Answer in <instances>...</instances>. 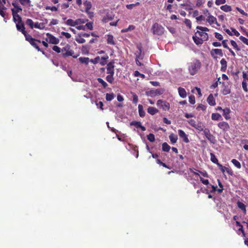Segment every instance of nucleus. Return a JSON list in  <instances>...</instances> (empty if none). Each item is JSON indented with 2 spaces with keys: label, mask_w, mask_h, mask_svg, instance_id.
<instances>
[{
  "label": "nucleus",
  "mask_w": 248,
  "mask_h": 248,
  "mask_svg": "<svg viewBox=\"0 0 248 248\" xmlns=\"http://www.w3.org/2000/svg\"><path fill=\"white\" fill-rule=\"evenodd\" d=\"M201 67V62L197 59H194L188 64V69L191 75H195Z\"/></svg>",
  "instance_id": "1"
},
{
  "label": "nucleus",
  "mask_w": 248,
  "mask_h": 248,
  "mask_svg": "<svg viewBox=\"0 0 248 248\" xmlns=\"http://www.w3.org/2000/svg\"><path fill=\"white\" fill-rule=\"evenodd\" d=\"M62 51L63 52L62 56L64 58H66L69 56H72L74 58H77L78 56V55H74V51L71 49V46L69 45H66L62 49Z\"/></svg>",
  "instance_id": "2"
},
{
  "label": "nucleus",
  "mask_w": 248,
  "mask_h": 248,
  "mask_svg": "<svg viewBox=\"0 0 248 248\" xmlns=\"http://www.w3.org/2000/svg\"><path fill=\"white\" fill-rule=\"evenodd\" d=\"M25 37L26 40L29 42L33 47L35 48L38 51H41V49L40 48L38 44H37V43H41L40 40L32 38V36L29 34L26 35Z\"/></svg>",
  "instance_id": "3"
},
{
  "label": "nucleus",
  "mask_w": 248,
  "mask_h": 248,
  "mask_svg": "<svg viewBox=\"0 0 248 248\" xmlns=\"http://www.w3.org/2000/svg\"><path fill=\"white\" fill-rule=\"evenodd\" d=\"M12 5L14 7V8L11 9V11L12 12L13 17L15 19V17H19L20 16L18 13L19 12H22V9L17 3L16 1H14L12 3Z\"/></svg>",
  "instance_id": "4"
},
{
  "label": "nucleus",
  "mask_w": 248,
  "mask_h": 248,
  "mask_svg": "<svg viewBox=\"0 0 248 248\" xmlns=\"http://www.w3.org/2000/svg\"><path fill=\"white\" fill-rule=\"evenodd\" d=\"M16 28L18 31L21 32L22 33L24 34L25 37L26 35L28 34V33L25 31V26L22 21V18L20 16H19V17H18V22H16Z\"/></svg>",
  "instance_id": "5"
},
{
  "label": "nucleus",
  "mask_w": 248,
  "mask_h": 248,
  "mask_svg": "<svg viewBox=\"0 0 248 248\" xmlns=\"http://www.w3.org/2000/svg\"><path fill=\"white\" fill-rule=\"evenodd\" d=\"M156 105L159 108L164 111L168 110L170 108V104L165 101L158 100Z\"/></svg>",
  "instance_id": "6"
},
{
  "label": "nucleus",
  "mask_w": 248,
  "mask_h": 248,
  "mask_svg": "<svg viewBox=\"0 0 248 248\" xmlns=\"http://www.w3.org/2000/svg\"><path fill=\"white\" fill-rule=\"evenodd\" d=\"M203 134L206 139L212 143H215L216 140L215 137L212 135L208 128H205L203 130Z\"/></svg>",
  "instance_id": "7"
},
{
  "label": "nucleus",
  "mask_w": 248,
  "mask_h": 248,
  "mask_svg": "<svg viewBox=\"0 0 248 248\" xmlns=\"http://www.w3.org/2000/svg\"><path fill=\"white\" fill-rule=\"evenodd\" d=\"M46 36H47V38L46 39V42H48L50 44L57 45L59 43V39L54 36L52 35L50 33H46Z\"/></svg>",
  "instance_id": "8"
},
{
  "label": "nucleus",
  "mask_w": 248,
  "mask_h": 248,
  "mask_svg": "<svg viewBox=\"0 0 248 248\" xmlns=\"http://www.w3.org/2000/svg\"><path fill=\"white\" fill-rule=\"evenodd\" d=\"M83 5L84 6L83 10H81L82 12H85L88 14H90V10L92 8V4L91 2L88 0H85L83 2Z\"/></svg>",
  "instance_id": "9"
},
{
  "label": "nucleus",
  "mask_w": 248,
  "mask_h": 248,
  "mask_svg": "<svg viewBox=\"0 0 248 248\" xmlns=\"http://www.w3.org/2000/svg\"><path fill=\"white\" fill-rule=\"evenodd\" d=\"M211 56L214 59H216L217 57L216 55H219L221 57L223 56V53L222 50L221 49L214 48L212 49L210 52Z\"/></svg>",
  "instance_id": "10"
},
{
  "label": "nucleus",
  "mask_w": 248,
  "mask_h": 248,
  "mask_svg": "<svg viewBox=\"0 0 248 248\" xmlns=\"http://www.w3.org/2000/svg\"><path fill=\"white\" fill-rule=\"evenodd\" d=\"M138 50L135 53L136 58L140 60H142L144 57V53L142 52V46L141 45H138L137 46Z\"/></svg>",
  "instance_id": "11"
},
{
  "label": "nucleus",
  "mask_w": 248,
  "mask_h": 248,
  "mask_svg": "<svg viewBox=\"0 0 248 248\" xmlns=\"http://www.w3.org/2000/svg\"><path fill=\"white\" fill-rule=\"evenodd\" d=\"M107 73L108 74H114V62H110L107 64Z\"/></svg>",
  "instance_id": "12"
},
{
  "label": "nucleus",
  "mask_w": 248,
  "mask_h": 248,
  "mask_svg": "<svg viewBox=\"0 0 248 248\" xmlns=\"http://www.w3.org/2000/svg\"><path fill=\"white\" fill-rule=\"evenodd\" d=\"M217 166L219 167V169L221 170V171L224 173L225 171H226L228 174H229L230 175H233V171L231 169L226 167L224 166H223L220 163H217Z\"/></svg>",
  "instance_id": "13"
},
{
  "label": "nucleus",
  "mask_w": 248,
  "mask_h": 248,
  "mask_svg": "<svg viewBox=\"0 0 248 248\" xmlns=\"http://www.w3.org/2000/svg\"><path fill=\"white\" fill-rule=\"evenodd\" d=\"M206 21L211 25L213 24H215L217 26H220V24L217 23V18L211 15L208 16L207 18H206Z\"/></svg>",
  "instance_id": "14"
},
{
  "label": "nucleus",
  "mask_w": 248,
  "mask_h": 248,
  "mask_svg": "<svg viewBox=\"0 0 248 248\" xmlns=\"http://www.w3.org/2000/svg\"><path fill=\"white\" fill-rule=\"evenodd\" d=\"M218 126L223 131H227L230 129V126L228 123L226 122H221L218 124Z\"/></svg>",
  "instance_id": "15"
},
{
  "label": "nucleus",
  "mask_w": 248,
  "mask_h": 248,
  "mask_svg": "<svg viewBox=\"0 0 248 248\" xmlns=\"http://www.w3.org/2000/svg\"><path fill=\"white\" fill-rule=\"evenodd\" d=\"M178 133L180 137L183 139V141L185 142H189V140H188L187 136L183 130L181 129H179L178 130Z\"/></svg>",
  "instance_id": "16"
},
{
  "label": "nucleus",
  "mask_w": 248,
  "mask_h": 248,
  "mask_svg": "<svg viewBox=\"0 0 248 248\" xmlns=\"http://www.w3.org/2000/svg\"><path fill=\"white\" fill-rule=\"evenodd\" d=\"M223 89L222 90V93L224 95H227L231 93V89L229 86L228 83H226L225 82H223Z\"/></svg>",
  "instance_id": "17"
},
{
  "label": "nucleus",
  "mask_w": 248,
  "mask_h": 248,
  "mask_svg": "<svg viewBox=\"0 0 248 248\" xmlns=\"http://www.w3.org/2000/svg\"><path fill=\"white\" fill-rule=\"evenodd\" d=\"M195 34H198V35L201 37V39L203 41H207L208 39V34L206 32L197 31L196 32Z\"/></svg>",
  "instance_id": "18"
},
{
  "label": "nucleus",
  "mask_w": 248,
  "mask_h": 248,
  "mask_svg": "<svg viewBox=\"0 0 248 248\" xmlns=\"http://www.w3.org/2000/svg\"><path fill=\"white\" fill-rule=\"evenodd\" d=\"M130 125H134L136 128H140L143 131H144L146 130L145 127L141 125V123L140 122L132 121L130 123Z\"/></svg>",
  "instance_id": "19"
},
{
  "label": "nucleus",
  "mask_w": 248,
  "mask_h": 248,
  "mask_svg": "<svg viewBox=\"0 0 248 248\" xmlns=\"http://www.w3.org/2000/svg\"><path fill=\"white\" fill-rule=\"evenodd\" d=\"M223 115L225 117L226 120H229L231 118L230 116V113L231 112V110L229 108H226L222 109Z\"/></svg>",
  "instance_id": "20"
},
{
  "label": "nucleus",
  "mask_w": 248,
  "mask_h": 248,
  "mask_svg": "<svg viewBox=\"0 0 248 248\" xmlns=\"http://www.w3.org/2000/svg\"><path fill=\"white\" fill-rule=\"evenodd\" d=\"M156 76H157L159 78H166L168 76V73L166 71H158L157 73H156Z\"/></svg>",
  "instance_id": "21"
},
{
  "label": "nucleus",
  "mask_w": 248,
  "mask_h": 248,
  "mask_svg": "<svg viewBox=\"0 0 248 248\" xmlns=\"http://www.w3.org/2000/svg\"><path fill=\"white\" fill-rule=\"evenodd\" d=\"M237 206L238 208H239L240 209H241L242 212L244 213V214H246L247 213V210H246V206L245 204H244L243 202H241L240 201H238L237 202Z\"/></svg>",
  "instance_id": "22"
},
{
  "label": "nucleus",
  "mask_w": 248,
  "mask_h": 248,
  "mask_svg": "<svg viewBox=\"0 0 248 248\" xmlns=\"http://www.w3.org/2000/svg\"><path fill=\"white\" fill-rule=\"evenodd\" d=\"M79 21H80V20H76L74 21L72 19H68L66 21V24L69 26L75 27L76 25L79 24Z\"/></svg>",
  "instance_id": "23"
},
{
  "label": "nucleus",
  "mask_w": 248,
  "mask_h": 248,
  "mask_svg": "<svg viewBox=\"0 0 248 248\" xmlns=\"http://www.w3.org/2000/svg\"><path fill=\"white\" fill-rule=\"evenodd\" d=\"M207 101L210 106H213L216 105L215 100L212 94H209L207 97Z\"/></svg>",
  "instance_id": "24"
},
{
  "label": "nucleus",
  "mask_w": 248,
  "mask_h": 248,
  "mask_svg": "<svg viewBox=\"0 0 248 248\" xmlns=\"http://www.w3.org/2000/svg\"><path fill=\"white\" fill-rule=\"evenodd\" d=\"M178 93L180 96L183 98L186 97V92L185 89L182 87H179L178 88Z\"/></svg>",
  "instance_id": "25"
},
{
  "label": "nucleus",
  "mask_w": 248,
  "mask_h": 248,
  "mask_svg": "<svg viewBox=\"0 0 248 248\" xmlns=\"http://www.w3.org/2000/svg\"><path fill=\"white\" fill-rule=\"evenodd\" d=\"M107 43L111 45H115V42L113 39V36L112 35L108 34L107 35Z\"/></svg>",
  "instance_id": "26"
},
{
  "label": "nucleus",
  "mask_w": 248,
  "mask_h": 248,
  "mask_svg": "<svg viewBox=\"0 0 248 248\" xmlns=\"http://www.w3.org/2000/svg\"><path fill=\"white\" fill-rule=\"evenodd\" d=\"M113 19V17L110 14H107L102 19V21L104 23H107L108 21L112 20Z\"/></svg>",
  "instance_id": "27"
},
{
  "label": "nucleus",
  "mask_w": 248,
  "mask_h": 248,
  "mask_svg": "<svg viewBox=\"0 0 248 248\" xmlns=\"http://www.w3.org/2000/svg\"><path fill=\"white\" fill-rule=\"evenodd\" d=\"M139 113V115L141 117H143L145 115V112L143 110V106L141 104H139L138 106Z\"/></svg>",
  "instance_id": "28"
},
{
  "label": "nucleus",
  "mask_w": 248,
  "mask_h": 248,
  "mask_svg": "<svg viewBox=\"0 0 248 248\" xmlns=\"http://www.w3.org/2000/svg\"><path fill=\"white\" fill-rule=\"evenodd\" d=\"M220 64L221 65V70L222 71H225L227 68V62L224 59L221 60Z\"/></svg>",
  "instance_id": "29"
},
{
  "label": "nucleus",
  "mask_w": 248,
  "mask_h": 248,
  "mask_svg": "<svg viewBox=\"0 0 248 248\" xmlns=\"http://www.w3.org/2000/svg\"><path fill=\"white\" fill-rule=\"evenodd\" d=\"M34 28L40 30H43L45 28V25L44 23H39L38 22L34 23Z\"/></svg>",
  "instance_id": "30"
},
{
  "label": "nucleus",
  "mask_w": 248,
  "mask_h": 248,
  "mask_svg": "<svg viewBox=\"0 0 248 248\" xmlns=\"http://www.w3.org/2000/svg\"><path fill=\"white\" fill-rule=\"evenodd\" d=\"M169 139L171 142L174 144L176 142L178 139V137L177 135L174 134H171L169 136Z\"/></svg>",
  "instance_id": "31"
},
{
  "label": "nucleus",
  "mask_w": 248,
  "mask_h": 248,
  "mask_svg": "<svg viewBox=\"0 0 248 248\" xmlns=\"http://www.w3.org/2000/svg\"><path fill=\"white\" fill-rule=\"evenodd\" d=\"M78 60L80 62L85 63L86 65H88L90 62L89 58L88 57H80L78 58Z\"/></svg>",
  "instance_id": "32"
},
{
  "label": "nucleus",
  "mask_w": 248,
  "mask_h": 248,
  "mask_svg": "<svg viewBox=\"0 0 248 248\" xmlns=\"http://www.w3.org/2000/svg\"><path fill=\"white\" fill-rule=\"evenodd\" d=\"M193 40L196 45H201L203 43L202 40L199 37L193 36Z\"/></svg>",
  "instance_id": "33"
},
{
  "label": "nucleus",
  "mask_w": 248,
  "mask_h": 248,
  "mask_svg": "<svg viewBox=\"0 0 248 248\" xmlns=\"http://www.w3.org/2000/svg\"><path fill=\"white\" fill-rule=\"evenodd\" d=\"M221 10L222 11L225 12H228L232 11V8L230 6H229L228 5H222L220 7Z\"/></svg>",
  "instance_id": "34"
},
{
  "label": "nucleus",
  "mask_w": 248,
  "mask_h": 248,
  "mask_svg": "<svg viewBox=\"0 0 248 248\" xmlns=\"http://www.w3.org/2000/svg\"><path fill=\"white\" fill-rule=\"evenodd\" d=\"M26 24L29 26L31 29H33L34 27V24L32 19L28 18L26 21Z\"/></svg>",
  "instance_id": "35"
},
{
  "label": "nucleus",
  "mask_w": 248,
  "mask_h": 248,
  "mask_svg": "<svg viewBox=\"0 0 248 248\" xmlns=\"http://www.w3.org/2000/svg\"><path fill=\"white\" fill-rule=\"evenodd\" d=\"M231 162L237 169H240L241 165L240 163L235 159H232Z\"/></svg>",
  "instance_id": "36"
},
{
  "label": "nucleus",
  "mask_w": 248,
  "mask_h": 248,
  "mask_svg": "<svg viewBox=\"0 0 248 248\" xmlns=\"http://www.w3.org/2000/svg\"><path fill=\"white\" fill-rule=\"evenodd\" d=\"M114 95L113 93H106V99L107 101H110L112 100H113L114 99Z\"/></svg>",
  "instance_id": "37"
},
{
  "label": "nucleus",
  "mask_w": 248,
  "mask_h": 248,
  "mask_svg": "<svg viewBox=\"0 0 248 248\" xmlns=\"http://www.w3.org/2000/svg\"><path fill=\"white\" fill-rule=\"evenodd\" d=\"M170 149V147L167 143L164 142L162 144V150L164 152H169Z\"/></svg>",
  "instance_id": "38"
},
{
  "label": "nucleus",
  "mask_w": 248,
  "mask_h": 248,
  "mask_svg": "<svg viewBox=\"0 0 248 248\" xmlns=\"http://www.w3.org/2000/svg\"><path fill=\"white\" fill-rule=\"evenodd\" d=\"M108 59V55H106L101 58L100 63L101 65H105L106 64V61Z\"/></svg>",
  "instance_id": "39"
},
{
  "label": "nucleus",
  "mask_w": 248,
  "mask_h": 248,
  "mask_svg": "<svg viewBox=\"0 0 248 248\" xmlns=\"http://www.w3.org/2000/svg\"><path fill=\"white\" fill-rule=\"evenodd\" d=\"M113 75L114 74H108L106 77V80L108 82L110 83H112L113 82L114 79L113 78Z\"/></svg>",
  "instance_id": "40"
},
{
  "label": "nucleus",
  "mask_w": 248,
  "mask_h": 248,
  "mask_svg": "<svg viewBox=\"0 0 248 248\" xmlns=\"http://www.w3.org/2000/svg\"><path fill=\"white\" fill-rule=\"evenodd\" d=\"M221 117V115L219 113H212L211 118L213 120H218Z\"/></svg>",
  "instance_id": "41"
},
{
  "label": "nucleus",
  "mask_w": 248,
  "mask_h": 248,
  "mask_svg": "<svg viewBox=\"0 0 248 248\" xmlns=\"http://www.w3.org/2000/svg\"><path fill=\"white\" fill-rule=\"evenodd\" d=\"M164 32V28L161 26L156 25V33L161 34Z\"/></svg>",
  "instance_id": "42"
},
{
  "label": "nucleus",
  "mask_w": 248,
  "mask_h": 248,
  "mask_svg": "<svg viewBox=\"0 0 248 248\" xmlns=\"http://www.w3.org/2000/svg\"><path fill=\"white\" fill-rule=\"evenodd\" d=\"M210 156H211V161L212 162H213L214 163L216 164L217 165V163H219L218 162V160L217 158V157H216V156L213 153H211Z\"/></svg>",
  "instance_id": "43"
},
{
  "label": "nucleus",
  "mask_w": 248,
  "mask_h": 248,
  "mask_svg": "<svg viewBox=\"0 0 248 248\" xmlns=\"http://www.w3.org/2000/svg\"><path fill=\"white\" fill-rule=\"evenodd\" d=\"M97 81L99 83L101 84L104 88H106L107 87L108 85V84L103 79L98 78Z\"/></svg>",
  "instance_id": "44"
},
{
  "label": "nucleus",
  "mask_w": 248,
  "mask_h": 248,
  "mask_svg": "<svg viewBox=\"0 0 248 248\" xmlns=\"http://www.w3.org/2000/svg\"><path fill=\"white\" fill-rule=\"evenodd\" d=\"M18 1L23 6L30 5L31 3L30 0H19Z\"/></svg>",
  "instance_id": "45"
},
{
  "label": "nucleus",
  "mask_w": 248,
  "mask_h": 248,
  "mask_svg": "<svg viewBox=\"0 0 248 248\" xmlns=\"http://www.w3.org/2000/svg\"><path fill=\"white\" fill-rule=\"evenodd\" d=\"M231 45H232V46L235 48L236 49L237 51H239L240 50L241 48L240 47H239L238 45H237L236 43L233 41V40H231Z\"/></svg>",
  "instance_id": "46"
},
{
  "label": "nucleus",
  "mask_w": 248,
  "mask_h": 248,
  "mask_svg": "<svg viewBox=\"0 0 248 248\" xmlns=\"http://www.w3.org/2000/svg\"><path fill=\"white\" fill-rule=\"evenodd\" d=\"M147 112L151 115L155 114V108L152 107H150L147 109Z\"/></svg>",
  "instance_id": "47"
},
{
  "label": "nucleus",
  "mask_w": 248,
  "mask_h": 248,
  "mask_svg": "<svg viewBox=\"0 0 248 248\" xmlns=\"http://www.w3.org/2000/svg\"><path fill=\"white\" fill-rule=\"evenodd\" d=\"M197 130H198L199 131H203L204 129H203V127L201 125V124H196L195 125V126L194 127Z\"/></svg>",
  "instance_id": "48"
},
{
  "label": "nucleus",
  "mask_w": 248,
  "mask_h": 248,
  "mask_svg": "<svg viewBox=\"0 0 248 248\" xmlns=\"http://www.w3.org/2000/svg\"><path fill=\"white\" fill-rule=\"evenodd\" d=\"M146 147H147V150H148L149 153L152 155V157L153 158H155V153H154V151L153 150V148L152 147L151 149H150L149 148V146L148 144L146 145Z\"/></svg>",
  "instance_id": "49"
},
{
  "label": "nucleus",
  "mask_w": 248,
  "mask_h": 248,
  "mask_svg": "<svg viewBox=\"0 0 248 248\" xmlns=\"http://www.w3.org/2000/svg\"><path fill=\"white\" fill-rule=\"evenodd\" d=\"M76 40L77 42L80 44H82L85 42V40L81 37V36L80 35V36L76 39Z\"/></svg>",
  "instance_id": "50"
},
{
  "label": "nucleus",
  "mask_w": 248,
  "mask_h": 248,
  "mask_svg": "<svg viewBox=\"0 0 248 248\" xmlns=\"http://www.w3.org/2000/svg\"><path fill=\"white\" fill-rule=\"evenodd\" d=\"M197 29L200 30L202 32L208 31H209V29L207 27H202V26H197Z\"/></svg>",
  "instance_id": "51"
},
{
  "label": "nucleus",
  "mask_w": 248,
  "mask_h": 248,
  "mask_svg": "<svg viewBox=\"0 0 248 248\" xmlns=\"http://www.w3.org/2000/svg\"><path fill=\"white\" fill-rule=\"evenodd\" d=\"M133 103L135 105H137L138 102V97L135 93H133Z\"/></svg>",
  "instance_id": "52"
},
{
  "label": "nucleus",
  "mask_w": 248,
  "mask_h": 248,
  "mask_svg": "<svg viewBox=\"0 0 248 248\" xmlns=\"http://www.w3.org/2000/svg\"><path fill=\"white\" fill-rule=\"evenodd\" d=\"M157 163L158 164H159L160 165H161V166H163L164 167H165V168H168L169 169H171L170 167L167 165L165 163H163L159 159H157Z\"/></svg>",
  "instance_id": "53"
},
{
  "label": "nucleus",
  "mask_w": 248,
  "mask_h": 248,
  "mask_svg": "<svg viewBox=\"0 0 248 248\" xmlns=\"http://www.w3.org/2000/svg\"><path fill=\"white\" fill-rule=\"evenodd\" d=\"M100 57L99 56L96 57L94 59H91L90 62L93 64H96L99 62Z\"/></svg>",
  "instance_id": "54"
},
{
  "label": "nucleus",
  "mask_w": 248,
  "mask_h": 248,
  "mask_svg": "<svg viewBox=\"0 0 248 248\" xmlns=\"http://www.w3.org/2000/svg\"><path fill=\"white\" fill-rule=\"evenodd\" d=\"M135 77H140L142 78H145V75L144 74L140 73L138 71H135L134 72Z\"/></svg>",
  "instance_id": "55"
},
{
  "label": "nucleus",
  "mask_w": 248,
  "mask_h": 248,
  "mask_svg": "<svg viewBox=\"0 0 248 248\" xmlns=\"http://www.w3.org/2000/svg\"><path fill=\"white\" fill-rule=\"evenodd\" d=\"M58 7H56V6H46V10H51V11H57L58 10Z\"/></svg>",
  "instance_id": "56"
},
{
  "label": "nucleus",
  "mask_w": 248,
  "mask_h": 248,
  "mask_svg": "<svg viewBox=\"0 0 248 248\" xmlns=\"http://www.w3.org/2000/svg\"><path fill=\"white\" fill-rule=\"evenodd\" d=\"M147 139L150 141H154L155 140V135L153 134H150L149 135H147Z\"/></svg>",
  "instance_id": "57"
},
{
  "label": "nucleus",
  "mask_w": 248,
  "mask_h": 248,
  "mask_svg": "<svg viewBox=\"0 0 248 248\" xmlns=\"http://www.w3.org/2000/svg\"><path fill=\"white\" fill-rule=\"evenodd\" d=\"M184 23L188 27L189 29L191 28V22L189 19H185L184 21Z\"/></svg>",
  "instance_id": "58"
},
{
  "label": "nucleus",
  "mask_w": 248,
  "mask_h": 248,
  "mask_svg": "<svg viewBox=\"0 0 248 248\" xmlns=\"http://www.w3.org/2000/svg\"><path fill=\"white\" fill-rule=\"evenodd\" d=\"M189 102L191 104H194L195 103V98L194 95H190L188 97Z\"/></svg>",
  "instance_id": "59"
},
{
  "label": "nucleus",
  "mask_w": 248,
  "mask_h": 248,
  "mask_svg": "<svg viewBox=\"0 0 248 248\" xmlns=\"http://www.w3.org/2000/svg\"><path fill=\"white\" fill-rule=\"evenodd\" d=\"M242 88L244 91L246 92H248V88H247V83L246 82V81L243 80L242 83Z\"/></svg>",
  "instance_id": "60"
},
{
  "label": "nucleus",
  "mask_w": 248,
  "mask_h": 248,
  "mask_svg": "<svg viewBox=\"0 0 248 248\" xmlns=\"http://www.w3.org/2000/svg\"><path fill=\"white\" fill-rule=\"evenodd\" d=\"M96 105L98 108H99L101 110H103V103L101 101H99V102H95Z\"/></svg>",
  "instance_id": "61"
},
{
  "label": "nucleus",
  "mask_w": 248,
  "mask_h": 248,
  "mask_svg": "<svg viewBox=\"0 0 248 248\" xmlns=\"http://www.w3.org/2000/svg\"><path fill=\"white\" fill-rule=\"evenodd\" d=\"M240 40L242 41L244 44H246L247 45H248V39L246 38V37L241 36L239 37Z\"/></svg>",
  "instance_id": "62"
},
{
  "label": "nucleus",
  "mask_w": 248,
  "mask_h": 248,
  "mask_svg": "<svg viewBox=\"0 0 248 248\" xmlns=\"http://www.w3.org/2000/svg\"><path fill=\"white\" fill-rule=\"evenodd\" d=\"M85 27H86L90 30H93V22H88L86 24V25H85Z\"/></svg>",
  "instance_id": "63"
},
{
  "label": "nucleus",
  "mask_w": 248,
  "mask_h": 248,
  "mask_svg": "<svg viewBox=\"0 0 248 248\" xmlns=\"http://www.w3.org/2000/svg\"><path fill=\"white\" fill-rule=\"evenodd\" d=\"M215 36L216 38L218 39L219 40L221 41L223 39V36L222 35L218 32H215Z\"/></svg>",
  "instance_id": "64"
}]
</instances>
